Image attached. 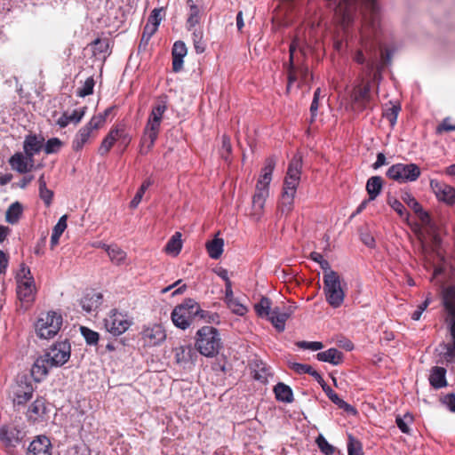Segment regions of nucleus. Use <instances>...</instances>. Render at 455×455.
Returning <instances> with one entry per match:
<instances>
[{
	"mask_svg": "<svg viewBox=\"0 0 455 455\" xmlns=\"http://www.w3.org/2000/svg\"><path fill=\"white\" fill-rule=\"evenodd\" d=\"M360 10L363 15V26L361 29V44L370 55L371 59L366 61L363 50H358L353 60L358 64L365 63V74L371 76L372 74V81H379L381 76V68H376V55L371 57L372 43L371 40V34H376L380 24L379 8L377 0H339L335 8V17L341 26L347 28L355 19V14L357 10Z\"/></svg>",
	"mask_w": 455,
	"mask_h": 455,
	"instance_id": "obj_1",
	"label": "nucleus"
},
{
	"mask_svg": "<svg viewBox=\"0 0 455 455\" xmlns=\"http://www.w3.org/2000/svg\"><path fill=\"white\" fill-rule=\"evenodd\" d=\"M71 345L67 340L53 344L44 355L36 358L31 368V375L36 382H40L52 367L65 364L70 358Z\"/></svg>",
	"mask_w": 455,
	"mask_h": 455,
	"instance_id": "obj_2",
	"label": "nucleus"
},
{
	"mask_svg": "<svg viewBox=\"0 0 455 455\" xmlns=\"http://www.w3.org/2000/svg\"><path fill=\"white\" fill-rule=\"evenodd\" d=\"M302 158L295 156L289 163L286 176L283 180V191L278 203V211L281 214H289L294 205L297 188L300 182Z\"/></svg>",
	"mask_w": 455,
	"mask_h": 455,
	"instance_id": "obj_3",
	"label": "nucleus"
},
{
	"mask_svg": "<svg viewBox=\"0 0 455 455\" xmlns=\"http://www.w3.org/2000/svg\"><path fill=\"white\" fill-rule=\"evenodd\" d=\"M196 349L206 357H213L221 348L219 331L212 326H203L196 333Z\"/></svg>",
	"mask_w": 455,
	"mask_h": 455,
	"instance_id": "obj_4",
	"label": "nucleus"
},
{
	"mask_svg": "<svg viewBox=\"0 0 455 455\" xmlns=\"http://www.w3.org/2000/svg\"><path fill=\"white\" fill-rule=\"evenodd\" d=\"M198 312L199 304L193 299H186L181 304L174 307L171 318L176 327L186 330L197 317Z\"/></svg>",
	"mask_w": 455,
	"mask_h": 455,
	"instance_id": "obj_5",
	"label": "nucleus"
},
{
	"mask_svg": "<svg viewBox=\"0 0 455 455\" xmlns=\"http://www.w3.org/2000/svg\"><path fill=\"white\" fill-rule=\"evenodd\" d=\"M323 281L327 302L334 308L339 307L344 302L345 292L341 288L339 274L335 271H327L323 274Z\"/></svg>",
	"mask_w": 455,
	"mask_h": 455,
	"instance_id": "obj_6",
	"label": "nucleus"
},
{
	"mask_svg": "<svg viewBox=\"0 0 455 455\" xmlns=\"http://www.w3.org/2000/svg\"><path fill=\"white\" fill-rule=\"evenodd\" d=\"M166 338V330L161 323L143 325L139 333V344L147 350L161 346Z\"/></svg>",
	"mask_w": 455,
	"mask_h": 455,
	"instance_id": "obj_7",
	"label": "nucleus"
},
{
	"mask_svg": "<svg viewBox=\"0 0 455 455\" xmlns=\"http://www.w3.org/2000/svg\"><path fill=\"white\" fill-rule=\"evenodd\" d=\"M62 325V316L56 312H47L41 314L36 323V331L42 339H51L54 337Z\"/></svg>",
	"mask_w": 455,
	"mask_h": 455,
	"instance_id": "obj_8",
	"label": "nucleus"
},
{
	"mask_svg": "<svg viewBox=\"0 0 455 455\" xmlns=\"http://www.w3.org/2000/svg\"><path fill=\"white\" fill-rule=\"evenodd\" d=\"M420 173L415 164H395L387 169L386 175L398 183H407L417 180Z\"/></svg>",
	"mask_w": 455,
	"mask_h": 455,
	"instance_id": "obj_9",
	"label": "nucleus"
},
{
	"mask_svg": "<svg viewBox=\"0 0 455 455\" xmlns=\"http://www.w3.org/2000/svg\"><path fill=\"white\" fill-rule=\"evenodd\" d=\"M104 124V116H93L91 120L78 130L72 140V148L74 151H80L84 146L94 137L97 130Z\"/></svg>",
	"mask_w": 455,
	"mask_h": 455,
	"instance_id": "obj_10",
	"label": "nucleus"
},
{
	"mask_svg": "<svg viewBox=\"0 0 455 455\" xmlns=\"http://www.w3.org/2000/svg\"><path fill=\"white\" fill-rule=\"evenodd\" d=\"M132 324V320L126 313L114 308L104 319V326L108 332L113 336H120L124 333Z\"/></svg>",
	"mask_w": 455,
	"mask_h": 455,
	"instance_id": "obj_11",
	"label": "nucleus"
},
{
	"mask_svg": "<svg viewBox=\"0 0 455 455\" xmlns=\"http://www.w3.org/2000/svg\"><path fill=\"white\" fill-rule=\"evenodd\" d=\"M297 50V43L294 41L290 45V64L288 69V86L296 81H299L301 84H307L311 79L312 76L308 71V68L305 65H297L295 62Z\"/></svg>",
	"mask_w": 455,
	"mask_h": 455,
	"instance_id": "obj_12",
	"label": "nucleus"
},
{
	"mask_svg": "<svg viewBox=\"0 0 455 455\" xmlns=\"http://www.w3.org/2000/svg\"><path fill=\"white\" fill-rule=\"evenodd\" d=\"M51 405L43 396L37 397L28 408L26 418L31 425H44L50 419Z\"/></svg>",
	"mask_w": 455,
	"mask_h": 455,
	"instance_id": "obj_13",
	"label": "nucleus"
},
{
	"mask_svg": "<svg viewBox=\"0 0 455 455\" xmlns=\"http://www.w3.org/2000/svg\"><path fill=\"white\" fill-rule=\"evenodd\" d=\"M350 100L356 110L363 111L365 109L372 100L371 82L364 81L363 78L361 83L353 88Z\"/></svg>",
	"mask_w": 455,
	"mask_h": 455,
	"instance_id": "obj_14",
	"label": "nucleus"
},
{
	"mask_svg": "<svg viewBox=\"0 0 455 455\" xmlns=\"http://www.w3.org/2000/svg\"><path fill=\"white\" fill-rule=\"evenodd\" d=\"M118 140H121L122 143L125 145L130 142V138L126 133L124 125H116L109 131L99 148V154L101 156L107 155L114 144Z\"/></svg>",
	"mask_w": 455,
	"mask_h": 455,
	"instance_id": "obj_15",
	"label": "nucleus"
},
{
	"mask_svg": "<svg viewBox=\"0 0 455 455\" xmlns=\"http://www.w3.org/2000/svg\"><path fill=\"white\" fill-rule=\"evenodd\" d=\"M268 196L269 187L264 186L261 183H256L255 192L251 198V215L254 220H259L262 217L266 201Z\"/></svg>",
	"mask_w": 455,
	"mask_h": 455,
	"instance_id": "obj_16",
	"label": "nucleus"
},
{
	"mask_svg": "<svg viewBox=\"0 0 455 455\" xmlns=\"http://www.w3.org/2000/svg\"><path fill=\"white\" fill-rule=\"evenodd\" d=\"M160 126L161 122L148 119L140 143V153L142 155L148 154L153 148L158 137Z\"/></svg>",
	"mask_w": 455,
	"mask_h": 455,
	"instance_id": "obj_17",
	"label": "nucleus"
},
{
	"mask_svg": "<svg viewBox=\"0 0 455 455\" xmlns=\"http://www.w3.org/2000/svg\"><path fill=\"white\" fill-rule=\"evenodd\" d=\"M430 188L437 200L449 205L455 204V188L437 180H430Z\"/></svg>",
	"mask_w": 455,
	"mask_h": 455,
	"instance_id": "obj_18",
	"label": "nucleus"
},
{
	"mask_svg": "<svg viewBox=\"0 0 455 455\" xmlns=\"http://www.w3.org/2000/svg\"><path fill=\"white\" fill-rule=\"evenodd\" d=\"M51 440L44 435H37L28 445L27 455H52Z\"/></svg>",
	"mask_w": 455,
	"mask_h": 455,
	"instance_id": "obj_19",
	"label": "nucleus"
},
{
	"mask_svg": "<svg viewBox=\"0 0 455 455\" xmlns=\"http://www.w3.org/2000/svg\"><path fill=\"white\" fill-rule=\"evenodd\" d=\"M34 393L33 385L28 382L27 379H20L17 382L13 389V402L17 405H24L28 401L32 398Z\"/></svg>",
	"mask_w": 455,
	"mask_h": 455,
	"instance_id": "obj_20",
	"label": "nucleus"
},
{
	"mask_svg": "<svg viewBox=\"0 0 455 455\" xmlns=\"http://www.w3.org/2000/svg\"><path fill=\"white\" fill-rule=\"evenodd\" d=\"M21 439V431L16 427L4 425L0 428V441L6 447H15Z\"/></svg>",
	"mask_w": 455,
	"mask_h": 455,
	"instance_id": "obj_21",
	"label": "nucleus"
},
{
	"mask_svg": "<svg viewBox=\"0 0 455 455\" xmlns=\"http://www.w3.org/2000/svg\"><path fill=\"white\" fill-rule=\"evenodd\" d=\"M17 296L23 305L28 307L36 298L35 280L25 283H17Z\"/></svg>",
	"mask_w": 455,
	"mask_h": 455,
	"instance_id": "obj_22",
	"label": "nucleus"
},
{
	"mask_svg": "<svg viewBox=\"0 0 455 455\" xmlns=\"http://www.w3.org/2000/svg\"><path fill=\"white\" fill-rule=\"evenodd\" d=\"M11 167L19 173H27L34 166V159L25 153H15L9 160Z\"/></svg>",
	"mask_w": 455,
	"mask_h": 455,
	"instance_id": "obj_23",
	"label": "nucleus"
},
{
	"mask_svg": "<svg viewBox=\"0 0 455 455\" xmlns=\"http://www.w3.org/2000/svg\"><path fill=\"white\" fill-rule=\"evenodd\" d=\"M44 138L36 134H29L25 137L23 141L24 153L29 158L34 159V156L38 154L44 147Z\"/></svg>",
	"mask_w": 455,
	"mask_h": 455,
	"instance_id": "obj_24",
	"label": "nucleus"
},
{
	"mask_svg": "<svg viewBox=\"0 0 455 455\" xmlns=\"http://www.w3.org/2000/svg\"><path fill=\"white\" fill-rule=\"evenodd\" d=\"M188 50L184 42L177 41L172 47V69L174 72H179L183 67V59L187 55Z\"/></svg>",
	"mask_w": 455,
	"mask_h": 455,
	"instance_id": "obj_25",
	"label": "nucleus"
},
{
	"mask_svg": "<svg viewBox=\"0 0 455 455\" xmlns=\"http://www.w3.org/2000/svg\"><path fill=\"white\" fill-rule=\"evenodd\" d=\"M102 303V295L100 292L91 291L85 293L80 300L82 308L87 312L96 310Z\"/></svg>",
	"mask_w": 455,
	"mask_h": 455,
	"instance_id": "obj_26",
	"label": "nucleus"
},
{
	"mask_svg": "<svg viewBox=\"0 0 455 455\" xmlns=\"http://www.w3.org/2000/svg\"><path fill=\"white\" fill-rule=\"evenodd\" d=\"M291 313V308L284 312L281 311L279 307H275L272 309L271 314L268 315L267 319L272 323L274 327L278 331H284L285 323L289 318Z\"/></svg>",
	"mask_w": 455,
	"mask_h": 455,
	"instance_id": "obj_27",
	"label": "nucleus"
},
{
	"mask_svg": "<svg viewBox=\"0 0 455 455\" xmlns=\"http://www.w3.org/2000/svg\"><path fill=\"white\" fill-rule=\"evenodd\" d=\"M175 362L179 364H186L193 362L194 357H196V351L189 345L179 346L173 349Z\"/></svg>",
	"mask_w": 455,
	"mask_h": 455,
	"instance_id": "obj_28",
	"label": "nucleus"
},
{
	"mask_svg": "<svg viewBox=\"0 0 455 455\" xmlns=\"http://www.w3.org/2000/svg\"><path fill=\"white\" fill-rule=\"evenodd\" d=\"M402 199L410 208H411L415 212V213L419 214V217L423 223H429V214L427 212L423 211L419 203L411 193L404 192L402 196Z\"/></svg>",
	"mask_w": 455,
	"mask_h": 455,
	"instance_id": "obj_29",
	"label": "nucleus"
},
{
	"mask_svg": "<svg viewBox=\"0 0 455 455\" xmlns=\"http://www.w3.org/2000/svg\"><path fill=\"white\" fill-rule=\"evenodd\" d=\"M276 165V157L275 156H269L266 159L264 167L261 170L257 184H262L269 187L272 180V173Z\"/></svg>",
	"mask_w": 455,
	"mask_h": 455,
	"instance_id": "obj_30",
	"label": "nucleus"
},
{
	"mask_svg": "<svg viewBox=\"0 0 455 455\" xmlns=\"http://www.w3.org/2000/svg\"><path fill=\"white\" fill-rule=\"evenodd\" d=\"M86 108H81L75 109L72 113L64 112L61 116L57 120V124L60 128H64L68 126L69 124L73 123L77 124L83 119L85 115Z\"/></svg>",
	"mask_w": 455,
	"mask_h": 455,
	"instance_id": "obj_31",
	"label": "nucleus"
},
{
	"mask_svg": "<svg viewBox=\"0 0 455 455\" xmlns=\"http://www.w3.org/2000/svg\"><path fill=\"white\" fill-rule=\"evenodd\" d=\"M323 392L327 395V397L339 408L343 409L346 412L355 415L357 413L356 409L341 399L338 394L332 390L331 387H323Z\"/></svg>",
	"mask_w": 455,
	"mask_h": 455,
	"instance_id": "obj_32",
	"label": "nucleus"
},
{
	"mask_svg": "<svg viewBox=\"0 0 455 455\" xmlns=\"http://www.w3.org/2000/svg\"><path fill=\"white\" fill-rule=\"evenodd\" d=\"M277 401L291 403L294 401L292 389L283 382H278L273 388Z\"/></svg>",
	"mask_w": 455,
	"mask_h": 455,
	"instance_id": "obj_33",
	"label": "nucleus"
},
{
	"mask_svg": "<svg viewBox=\"0 0 455 455\" xmlns=\"http://www.w3.org/2000/svg\"><path fill=\"white\" fill-rule=\"evenodd\" d=\"M343 353L337 348H329L316 355L317 360L339 365L343 362Z\"/></svg>",
	"mask_w": 455,
	"mask_h": 455,
	"instance_id": "obj_34",
	"label": "nucleus"
},
{
	"mask_svg": "<svg viewBox=\"0 0 455 455\" xmlns=\"http://www.w3.org/2000/svg\"><path fill=\"white\" fill-rule=\"evenodd\" d=\"M446 370L443 367L435 366L431 370L429 376L430 385L435 389H439L447 386Z\"/></svg>",
	"mask_w": 455,
	"mask_h": 455,
	"instance_id": "obj_35",
	"label": "nucleus"
},
{
	"mask_svg": "<svg viewBox=\"0 0 455 455\" xmlns=\"http://www.w3.org/2000/svg\"><path fill=\"white\" fill-rule=\"evenodd\" d=\"M383 180L380 176H372L366 182V191L369 195V200H375L381 193Z\"/></svg>",
	"mask_w": 455,
	"mask_h": 455,
	"instance_id": "obj_36",
	"label": "nucleus"
},
{
	"mask_svg": "<svg viewBox=\"0 0 455 455\" xmlns=\"http://www.w3.org/2000/svg\"><path fill=\"white\" fill-rule=\"evenodd\" d=\"M167 110V101L165 97L160 98L152 107L148 119L162 123L164 114Z\"/></svg>",
	"mask_w": 455,
	"mask_h": 455,
	"instance_id": "obj_37",
	"label": "nucleus"
},
{
	"mask_svg": "<svg viewBox=\"0 0 455 455\" xmlns=\"http://www.w3.org/2000/svg\"><path fill=\"white\" fill-rule=\"evenodd\" d=\"M253 378L259 380L262 384L268 382V378L272 376L270 368L266 365L263 362L256 363L253 370Z\"/></svg>",
	"mask_w": 455,
	"mask_h": 455,
	"instance_id": "obj_38",
	"label": "nucleus"
},
{
	"mask_svg": "<svg viewBox=\"0 0 455 455\" xmlns=\"http://www.w3.org/2000/svg\"><path fill=\"white\" fill-rule=\"evenodd\" d=\"M39 185V196L44 201L46 206H50L53 198V191L48 189L46 187V180L44 179V174H42L38 179Z\"/></svg>",
	"mask_w": 455,
	"mask_h": 455,
	"instance_id": "obj_39",
	"label": "nucleus"
},
{
	"mask_svg": "<svg viewBox=\"0 0 455 455\" xmlns=\"http://www.w3.org/2000/svg\"><path fill=\"white\" fill-rule=\"evenodd\" d=\"M23 207L19 202L12 204L6 211L5 220L10 224H15L20 220Z\"/></svg>",
	"mask_w": 455,
	"mask_h": 455,
	"instance_id": "obj_40",
	"label": "nucleus"
},
{
	"mask_svg": "<svg viewBox=\"0 0 455 455\" xmlns=\"http://www.w3.org/2000/svg\"><path fill=\"white\" fill-rule=\"evenodd\" d=\"M224 240L217 234L214 238L206 243L209 256H221L223 252Z\"/></svg>",
	"mask_w": 455,
	"mask_h": 455,
	"instance_id": "obj_41",
	"label": "nucleus"
},
{
	"mask_svg": "<svg viewBox=\"0 0 455 455\" xmlns=\"http://www.w3.org/2000/svg\"><path fill=\"white\" fill-rule=\"evenodd\" d=\"M188 5L189 6V13L187 20V27L188 30L194 28L196 24L199 23L200 20V9L195 4L193 0L187 1Z\"/></svg>",
	"mask_w": 455,
	"mask_h": 455,
	"instance_id": "obj_42",
	"label": "nucleus"
},
{
	"mask_svg": "<svg viewBox=\"0 0 455 455\" xmlns=\"http://www.w3.org/2000/svg\"><path fill=\"white\" fill-rule=\"evenodd\" d=\"M182 248L181 233L176 232L165 245V251L170 254L178 255Z\"/></svg>",
	"mask_w": 455,
	"mask_h": 455,
	"instance_id": "obj_43",
	"label": "nucleus"
},
{
	"mask_svg": "<svg viewBox=\"0 0 455 455\" xmlns=\"http://www.w3.org/2000/svg\"><path fill=\"white\" fill-rule=\"evenodd\" d=\"M443 305L450 315H455V288L448 287L444 291Z\"/></svg>",
	"mask_w": 455,
	"mask_h": 455,
	"instance_id": "obj_44",
	"label": "nucleus"
},
{
	"mask_svg": "<svg viewBox=\"0 0 455 455\" xmlns=\"http://www.w3.org/2000/svg\"><path fill=\"white\" fill-rule=\"evenodd\" d=\"M153 184V180L151 179H147L143 181L140 188L137 191L136 195L132 198V200L130 203V207L132 209H135L138 207L140 203L142 200V197L146 192V190Z\"/></svg>",
	"mask_w": 455,
	"mask_h": 455,
	"instance_id": "obj_45",
	"label": "nucleus"
},
{
	"mask_svg": "<svg viewBox=\"0 0 455 455\" xmlns=\"http://www.w3.org/2000/svg\"><path fill=\"white\" fill-rule=\"evenodd\" d=\"M192 40L196 52L198 54L203 53L206 47L203 30L195 29L192 33Z\"/></svg>",
	"mask_w": 455,
	"mask_h": 455,
	"instance_id": "obj_46",
	"label": "nucleus"
},
{
	"mask_svg": "<svg viewBox=\"0 0 455 455\" xmlns=\"http://www.w3.org/2000/svg\"><path fill=\"white\" fill-rule=\"evenodd\" d=\"M255 311L260 317L267 316L271 314V300L267 297H262L259 303L255 305Z\"/></svg>",
	"mask_w": 455,
	"mask_h": 455,
	"instance_id": "obj_47",
	"label": "nucleus"
},
{
	"mask_svg": "<svg viewBox=\"0 0 455 455\" xmlns=\"http://www.w3.org/2000/svg\"><path fill=\"white\" fill-rule=\"evenodd\" d=\"M347 454L348 455H363L362 443L358 439L354 437L352 435H348Z\"/></svg>",
	"mask_w": 455,
	"mask_h": 455,
	"instance_id": "obj_48",
	"label": "nucleus"
},
{
	"mask_svg": "<svg viewBox=\"0 0 455 455\" xmlns=\"http://www.w3.org/2000/svg\"><path fill=\"white\" fill-rule=\"evenodd\" d=\"M196 318H199L208 323L219 324L220 323V316L218 313L204 310L200 307Z\"/></svg>",
	"mask_w": 455,
	"mask_h": 455,
	"instance_id": "obj_49",
	"label": "nucleus"
},
{
	"mask_svg": "<svg viewBox=\"0 0 455 455\" xmlns=\"http://www.w3.org/2000/svg\"><path fill=\"white\" fill-rule=\"evenodd\" d=\"M63 143L62 141L58 138H52L48 140L45 144L44 143V150L45 154L51 155L55 154L60 150L62 148Z\"/></svg>",
	"mask_w": 455,
	"mask_h": 455,
	"instance_id": "obj_50",
	"label": "nucleus"
},
{
	"mask_svg": "<svg viewBox=\"0 0 455 455\" xmlns=\"http://www.w3.org/2000/svg\"><path fill=\"white\" fill-rule=\"evenodd\" d=\"M80 331H81V334L83 335V337L84 338V339L88 345L92 346V345L98 344L100 335L97 331H94L85 326H81Z\"/></svg>",
	"mask_w": 455,
	"mask_h": 455,
	"instance_id": "obj_51",
	"label": "nucleus"
},
{
	"mask_svg": "<svg viewBox=\"0 0 455 455\" xmlns=\"http://www.w3.org/2000/svg\"><path fill=\"white\" fill-rule=\"evenodd\" d=\"M413 421V418L411 414L406 413L403 417L397 416L395 419V423L399 429L404 434H410L411 428L408 424Z\"/></svg>",
	"mask_w": 455,
	"mask_h": 455,
	"instance_id": "obj_52",
	"label": "nucleus"
},
{
	"mask_svg": "<svg viewBox=\"0 0 455 455\" xmlns=\"http://www.w3.org/2000/svg\"><path fill=\"white\" fill-rule=\"evenodd\" d=\"M400 110V106L395 104H393L390 108L385 110L383 116L392 126L395 124Z\"/></svg>",
	"mask_w": 455,
	"mask_h": 455,
	"instance_id": "obj_53",
	"label": "nucleus"
},
{
	"mask_svg": "<svg viewBox=\"0 0 455 455\" xmlns=\"http://www.w3.org/2000/svg\"><path fill=\"white\" fill-rule=\"evenodd\" d=\"M93 87H94L93 78L92 76L88 77L84 81L83 86L77 90L76 94H77V96L83 97V98L85 96L91 95L93 92Z\"/></svg>",
	"mask_w": 455,
	"mask_h": 455,
	"instance_id": "obj_54",
	"label": "nucleus"
},
{
	"mask_svg": "<svg viewBox=\"0 0 455 455\" xmlns=\"http://www.w3.org/2000/svg\"><path fill=\"white\" fill-rule=\"evenodd\" d=\"M209 269L216 274L218 276H220L224 282L225 283H229L230 282V279H229V276H228V269H226L225 267H223L220 264H211L209 266Z\"/></svg>",
	"mask_w": 455,
	"mask_h": 455,
	"instance_id": "obj_55",
	"label": "nucleus"
},
{
	"mask_svg": "<svg viewBox=\"0 0 455 455\" xmlns=\"http://www.w3.org/2000/svg\"><path fill=\"white\" fill-rule=\"evenodd\" d=\"M387 204L394 211H395L398 213V215L400 217L403 218V217H407L409 215L408 212H406L403 204L396 198H394V197L388 198Z\"/></svg>",
	"mask_w": 455,
	"mask_h": 455,
	"instance_id": "obj_56",
	"label": "nucleus"
},
{
	"mask_svg": "<svg viewBox=\"0 0 455 455\" xmlns=\"http://www.w3.org/2000/svg\"><path fill=\"white\" fill-rule=\"evenodd\" d=\"M316 443L320 451L325 455H332L334 453V447L330 444L323 436H318L316 439Z\"/></svg>",
	"mask_w": 455,
	"mask_h": 455,
	"instance_id": "obj_57",
	"label": "nucleus"
},
{
	"mask_svg": "<svg viewBox=\"0 0 455 455\" xmlns=\"http://www.w3.org/2000/svg\"><path fill=\"white\" fill-rule=\"evenodd\" d=\"M289 367L291 370L295 371L298 374H309L311 376L312 371L314 369L309 364H304L299 363H290Z\"/></svg>",
	"mask_w": 455,
	"mask_h": 455,
	"instance_id": "obj_58",
	"label": "nucleus"
},
{
	"mask_svg": "<svg viewBox=\"0 0 455 455\" xmlns=\"http://www.w3.org/2000/svg\"><path fill=\"white\" fill-rule=\"evenodd\" d=\"M17 283H25L27 280L28 281H34V277L31 275L29 267L21 265L20 269L16 275Z\"/></svg>",
	"mask_w": 455,
	"mask_h": 455,
	"instance_id": "obj_59",
	"label": "nucleus"
},
{
	"mask_svg": "<svg viewBox=\"0 0 455 455\" xmlns=\"http://www.w3.org/2000/svg\"><path fill=\"white\" fill-rule=\"evenodd\" d=\"M296 345L301 349H309L312 351H317L323 347V344L319 341H298Z\"/></svg>",
	"mask_w": 455,
	"mask_h": 455,
	"instance_id": "obj_60",
	"label": "nucleus"
},
{
	"mask_svg": "<svg viewBox=\"0 0 455 455\" xmlns=\"http://www.w3.org/2000/svg\"><path fill=\"white\" fill-rule=\"evenodd\" d=\"M227 305L233 313L238 315H243L247 312V308L235 299H229Z\"/></svg>",
	"mask_w": 455,
	"mask_h": 455,
	"instance_id": "obj_61",
	"label": "nucleus"
},
{
	"mask_svg": "<svg viewBox=\"0 0 455 455\" xmlns=\"http://www.w3.org/2000/svg\"><path fill=\"white\" fill-rule=\"evenodd\" d=\"M451 316L452 317V321H451V323L450 331H451V338L453 339V342H452L451 345H450L447 347L446 355H447V356L455 358V315H451Z\"/></svg>",
	"mask_w": 455,
	"mask_h": 455,
	"instance_id": "obj_62",
	"label": "nucleus"
},
{
	"mask_svg": "<svg viewBox=\"0 0 455 455\" xmlns=\"http://www.w3.org/2000/svg\"><path fill=\"white\" fill-rule=\"evenodd\" d=\"M162 9H154L148 17L147 24H151V26L156 27V28H158V26L162 20Z\"/></svg>",
	"mask_w": 455,
	"mask_h": 455,
	"instance_id": "obj_63",
	"label": "nucleus"
},
{
	"mask_svg": "<svg viewBox=\"0 0 455 455\" xmlns=\"http://www.w3.org/2000/svg\"><path fill=\"white\" fill-rule=\"evenodd\" d=\"M66 228H67V216L63 215L62 217L60 218L59 221L54 226L52 233L60 236Z\"/></svg>",
	"mask_w": 455,
	"mask_h": 455,
	"instance_id": "obj_64",
	"label": "nucleus"
}]
</instances>
